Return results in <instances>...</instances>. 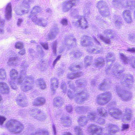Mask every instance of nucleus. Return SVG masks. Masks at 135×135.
<instances>
[{
	"label": "nucleus",
	"instance_id": "nucleus-1",
	"mask_svg": "<svg viewBox=\"0 0 135 135\" xmlns=\"http://www.w3.org/2000/svg\"><path fill=\"white\" fill-rule=\"evenodd\" d=\"M18 74L16 71L15 70H13L10 72V76L13 80V79H15V81L17 82L19 84H20L23 82H25L24 83V87L22 86V89L24 91H26L31 89L32 86H31V84L30 83H28V81L25 80L26 79L25 78L24 79H23L24 76L19 77L18 76Z\"/></svg>",
	"mask_w": 135,
	"mask_h": 135
},
{
	"label": "nucleus",
	"instance_id": "nucleus-2",
	"mask_svg": "<svg viewBox=\"0 0 135 135\" xmlns=\"http://www.w3.org/2000/svg\"><path fill=\"white\" fill-rule=\"evenodd\" d=\"M40 11V7L36 6L34 7L31 12L29 17L31 18L34 23L42 27H46L47 25L46 21L42 18H37L36 15Z\"/></svg>",
	"mask_w": 135,
	"mask_h": 135
},
{
	"label": "nucleus",
	"instance_id": "nucleus-3",
	"mask_svg": "<svg viewBox=\"0 0 135 135\" xmlns=\"http://www.w3.org/2000/svg\"><path fill=\"white\" fill-rule=\"evenodd\" d=\"M6 127L10 132L16 133H19L23 129V126L18 121L11 120L7 122Z\"/></svg>",
	"mask_w": 135,
	"mask_h": 135
},
{
	"label": "nucleus",
	"instance_id": "nucleus-4",
	"mask_svg": "<svg viewBox=\"0 0 135 135\" xmlns=\"http://www.w3.org/2000/svg\"><path fill=\"white\" fill-rule=\"evenodd\" d=\"M110 111L111 112H110L109 113L115 119H119L122 118V120L125 122H130L131 120L132 116L130 111L128 113L126 111V115L123 117L122 114L120 110L117 109L114 110H111Z\"/></svg>",
	"mask_w": 135,
	"mask_h": 135
},
{
	"label": "nucleus",
	"instance_id": "nucleus-5",
	"mask_svg": "<svg viewBox=\"0 0 135 135\" xmlns=\"http://www.w3.org/2000/svg\"><path fill=\"white\" fill-rule=\"evenodd\" d=\"M16 53L14 51L10 52V56L7 64L9 66H16L19 64L20 60L19 57L15 55Z\"/></svg>",
	"mask_w": 135,
	"mask_h": 135
},
{
	"label": "nucleus",
	"instance_id": "nucleus-6",
	"mask_svg": "<svg viewBox=\"0 0 135 135\" xmlns=\"http://www.w3.org/2000/svg\"><path fill=\"white\" fill-rule=\"evenodd\" d=\"M105 3L103 1L98 2L96 4V7L98 9L99 12L102 15L107 16L109 14V11Z\"/></svg>",
	"mask_w": 135,
	"mask_h": 135
},
{
	"label": "nucleus",
	"instance_id": "nucleus-7",
	"mask_svg": "<svg viewBox=\"0 0 135 135\" xmlns=\"http://www.w3.org/2000/svg\"><path fill=\"white\" fill-rule=\"evenodd\" d=\"M111 97V94L109 92L101 94L98 96L97 99V102L100 104H103L108 102Z\"/></svg>",
	"mask_w": 135,
	"mask_h": 135
},
{
	"label": "nucleus",
	"instance_id": "nucleus-8",
	"mask_svg": "<svg viewBox=\"0 0 135 135\" xmlns=\"http://www.w3.org/2000/svg\"><path fill=\"white\" fill-rule=\"evenodd\" d=\"M73 23L75 25L83 29L85 28L88 27L87 23L86 20L82 17L79 18L76 21L74 22Z\"/></svg>",
	"mask_w": 135,
	"mask_h": 135
},
{
	"label": "nucleus",
	"instance_id": "nucleus-9",
	"mask_svg": "<svg viewBox=\"0 0 135 135\" xmlns=\"http://www.w3.org/2000/svg\"><path fill=\"white\" fill-rule=\"evenodd\" d=\"M117 93L120 99L125 101H128L130 100L132 96L131 94L123 92L120 90H118Z\"/></svg>",
	"mask_w": 135,
	"mask_h": 135
},
{
	"label": "nucleus",
	"instance_id": "nucleus-10",
	"mask_svg": "<svg viewBox=\"0 0 135 135\" xmlns=\"http://www.w3.org/2000/svg\"><path fill=\"white\" fill-rule=\"evenodd\" d=\"M95 114L90 113L88 114L87 119L85 117H83L80 118L78 120V122L80 125L81 126L84 125L87 121V120L90 119L91 120H94L96 119L95 117Z\"/></svg>",
	"mask_w": 135,
	"mask_h": 135
},
{
	"label": "nucleus",
	"instance_id": "nucleus-11",
	"mask_svg": "<svg viewBox=\"0 0 135 135\" xmlns=\"http://www.w3.org/2000/svg\"><path fill=\"white\" fill-rule=\"evenodd\" d=\"M89 133L92 134L93 135H100L102 133V129L97 127L96 126L92 125L88 129Z\"/></svg>",
	"mask_w": 135,
	"mask_h": 135
},
{
	"label": "nucleus",
	"instance_id": "nucleus-12",
	"mask_svg": "<svg viewBox=\"0 0 135 135\" xmlns=\"http://www.w3.org/2000/svg\"><path fill=\"white\" fill-rule=\"evenodd\" d=\"M123 16L124 20L127 23H131L132 22V13L130 10H126L124 11Z\"/></svg>",
	"mask_w": 135,
	"mask_h": 135
},
{
	"label": "nucleus",
	"instance_id": "nucleus-13",
	"mask_svg": "<svg viewBox=\"0 0 135 135\" xmlns=\"http://www.w3.org/2000/svg\"><path fill=\"white\" fill-rule=\"evenodd\" d=\"M30 2V1L29 0H24L22 3L23 6L24 7V9L23 10L22 12H18V11L17 12V13L19 15H21L23 13H27L28 12V9L29 8L28 3Z\"/></svg>",
	"mask_w": 135,
	"mask_h": 135
},
{
	"label": "nucleus",
	"instance_id": "nucleus-14",
	"mask_svg": "<svg viewBox=\"0 0 135 135\" xmlns=\"http://www.w3.org/2000/svg\"><path fill=\"white\" fill-rule=\"evenodd\" d=\"M11 3H9L8 4L6 7L5 13V17L7 20H9L11 18Z\"/></svg>",
	"mask_w": 135,
	"mask_h": 135
},
{
	"label": "nucleus",
	"instance_id": "nucleus-15",
	"mask_svg": "<svg viewBox=\"0 0 135 135\" xmlns=\"http://www.w3.org/2000/svg\"><path fill=\"white\" fill-rule=\"evenodd\" d=\"M9 92L8 86L4 83H0V92L4 94H7Z\"/></svg>",
	"mask_w": 135,
	"mask_h": 135
},
{
	"label": "nucleus",
	"instance_id": "nucleus-16",
	"mask_svg": "<svg viewBox=\"0 0 135 135\" xmlns=\"http://www.w3.org/2000/svg\"><path fill=\"white\" fill-rule=\"evenodd\" d=\"M120 59L125 64L128 63L131 60H135V57L132 56L131 58L127 57L123 53H120Z\"/></svg>",
	"mask_w": 135,
	"mask_h": 135
},
{
	"label": "nucleus",
	"instance_id": "nucleus-17",
	"mask_svg": "<svg viewBox=\"0 0 135 135\" xmlns=\"http://www.w3.org/2000/svg\"><path fill=\"white\" fill-rule=\"evenodd\" d=\"M51 88L52 91H55L58 87V83L57 79L55 78H52L51 80Z\"/></svg>",
	"mask_w": 135,
	"mask_h": 135
},
{
	"label": "nucleus",
	"instance_id": "nucleus-18",
	"mask_svg": "<svg viewBox=\"0 0 135 135\" xmlns=\"http://www.w3.org/2000/svg\"><path fill=\"white\" fill-rule=\"evenodd\" d=\"M73 6L67 1L62 4L63 10L65 12H67Z\"/></svg>",
	"mask_w": 135,
	"mask_h": 135
},
{
	"label": "nucleus",
	"instance_id": "nucleus-19",
	"mask_svg": "<svg viewBox=\"0 0 135 135\" xmlns=\"http://www.w3.org/2000/svg\"><path fill=\"white\" fill-rule=\"evenodd\" d=\"M104 64V60L102 57H100L98 59L95 63L96 67L102 66Z\"/></svg>",
	"mask_w": 135,
	"mask_h": 135
},
{
	"label": "nucleus",
	"instance_id": "nucleus-20",
	"mask_svg": "<svg viewBox=\"0 0 135 135\" xmlns=\"http://www.w3.org/2000/svg\"><path fill=\"white\" fill-rule=\"evenodd\" d=\"M45 102V99L43 98L39 97L36 99L33 102V104L36 105L42 104Z\"/></svg>",
	"mask_w": 135,
	"mask_h": 135
},
{
	"label": "nucleus",
	"instance_id": "nucleus-21",
	"mask_svg": "<svg viewBox=\"0 0 135 135\" xmlns=\"http://www.w3.org/2000/svg\"><path fill=\"white\" fill-rule=\"evenodd\" d=\"M114 55L113 54L111 53H108L106 56V59L107 62H108V65L109 66H111L110 64L112 63V61H111L112 59H113Z\"/></svg>",
	"mask_w": 135,
	"mask_h": 135
},
{
	"label": "nucleus",
	"instance_id": "nucleus-22",
	"mask_svg": "<svg viewBox=\"0 0 135 135\" xmlns=\"http://www.w3.org/2000/svg\"><path fill=\"white\" fill-rule=\"evenodd\" d=\"M37 111L36 115H34L35 118L40 120H42L45 118V116L43 115L42 113L40 110H36Z\"/></svg>",
	"mask_w": 135,
	"mask_h": 135
},
{
	"label": "nucleus",
	"instance_id": "nucleus-23",
	"mask_svg": "<svg viewBox=\"0 0 135 135\" xmlns=\"http://www.w3.org/2000/svg\"><path fill=\"white\" fill-rule=\"evenodd\" d=\"M57 32L55 31L49 32L48 34L46 35V39L47 40H49L51 38H53L57 34Z\"/></svg>",
	"mask_w": 135,
	"mask_h": 135
},
{
	"label": "nucleus",
	"instance_id": "nucleus-24",
	"mask_svg": "<svg viewBox=\"0 0 135 135\" xmlns=\"http://www.w3.org/2000/svg\"><path fill=\"white\" fill-rule=\"evenodd\" d=\"M68 119L67 118L64 119L62 118L61 119V122L64 123V126H69L71 124V120L68 118Z\"/></svg>",
	"mask_w": 135,
	"mask_h": 135
},
{
	"label": "nucleus",
	"instance_id": "nucleus-25",
	"mask_svg": "<svg viewBox=\"0 0 135 135\" xmlns=\"http://www.w3.org/2000/svg\"><path fill=\"white\" fill-rule=\"evenodd\" d=\"M97 38L98 39H100L105 43L109 44L110 43L109 39H108L107 38H105L100 35L99 34L97 35Z\"/></svg>",
	"mask_w": 135,
	"mask_h": 135
},
{
	"label": "nucleus",
	"instance_id": "nucleus-26",
	"mask_svg": "<svg viewBox=\"0 0 135 135\" xmlns=\"http://www.w3.org/2000/svg\"><path fill=\"white\" fill-rule=\"evenodd\" d=\"M81 43V45L83 46H92L93 45L92 42L90 41H88L87 40H84L83 41H82Z\"/></svg>",
	"mask_w": 135,
	"mask_h": 135
},
{
	"label": "nucleus",
	"instance_id": "nucleus-27",
	"mask_svg": "<svg viewBox=\"0 0 135 135\" xmlns=\"http://www.w3.org/2000/svg\"><path fill=\"white\" fill-rule=\"evenodd\" d=\"M80 75V73L79 72L78 73L70 74L68 76V78L70 79H74L76 77H78Z\"/></svg>",
	"mask_w": 135,
	"mask_h": 135
},
{
	"label": "nucleus",
	"instance_id": "nucleus-28",
	"mask_svg": "<svg viewBox=\"0 0 135 135\" xmlns=\"http://www.w3.org/2000/svg\"><path fill=\"white\" fill-rule=\"evenodd\" d=\"M75 132L77 133L76 135H82L81 129L80 126H77L75 128Z\"/></svg>",
	"mask_w": 135,
	"mask_h": 135
},
{
	"label": "nucleus",
	"instance_id": "nucleus-29",
	"mask_svg": "<svg viewBox=\"0 0 135 135\" xmlns=\"http://www.w3.org/2000/svg\"><path fill=\"white\" fill-rule=\"evenodd\" d=\"M61 99L59 97H57L54 99V104L56 106H59V104L60 103Z\"/></svg>",
	"mask_w": 135,
	"mask_h": 135
},
{
	"label": "nucleus",
	"instance_id": "nucleus-30",
	"mask_svg": "<svg viewBox=\"0 0 135 135\" xmlns=\"http://www.w3.org/2000/svg\"><path fill=\"white\" fill-rule=\"evenodd\" d=\"M40 86L41 89H44L46 87V85L45 82L43 80H40L39 81Z\"/></svg>",
	"mask_w": 135,
	"mask_h": 135
},
{
	"label": "nucleus",
	"instance_id": "nucleus-31",
	"mask_svg": "<svg viewBox=\"0 0 135 135\" xmlns=\"http://www.w3.org/2000/svg\"><path fill=\"white\" fill-rule=\"evenodd\" d=\"M60 23L62 25L66 26L68 24V20L66 18H62L61 21Z\"/></svg>",
	"mask_w": 135,
	"mask_h": 135
},
{
	"label": "nucleus",
	"instance_id": "nucleus-32",
	"mask_svg": "<svg viewBox=\"0 0 135 135\" xmlns=\"http://www.w3.org/2000/svg\"><path fill=\"white\" fill-rule=\"evenodd\" d=\"M15 46L17 49H21L23 47V44L20 42H18L16 43Z\"/></svg>",
	"mask_w": 135,
	"mask_h": 135
},
{
	"label": "nucleus",
	"instance_id": "nucleus-33",
	"mask_svg": "<svg viewBox=\"0 0 135 135\" xmlns=\"http://www.w3.org/2000/svg\"><path fill=\"white\" fill-rule=\"evenodd\" d=\"M57 43L56 41L52 43V48L53 50V52L55 54L56 52V46Z\"/></svg>",
	"mask_w": 135,
	"mask_h": 135
},
{
	"label": "nucleus",
	"instance_id": "nucleus-34",
	"mask_svg": "<svg viewBox=\"0 0 135 135\" xmlns=\"http://www.w3.org/2000/svg\"><path fill=\"white\" fill-rule=\"evenodd\" d=\"M97 110L100 115H102L103 117L105 116V114L104 113V109H98Z\"/></svg>",
	"mask_w": 135,
	"mask_h": 135
},
{
	"label": "nucleus",
	"instance_id": "nucleus-35",
	"mask_svg": "<svg viewBox=\"0 0 135 135\" xmlns=\"http://www.w3.org/2000/svg\"><path fill=\"white\" fill-rule=\"evenodd\" d=\"M6 118L4 116L0 115V125H2Z\"/></svg>",
	"mask_w": 135,
	"mask_h": 135
},
{
	"label": "nucleus",
	"instance_id": "nucleus-36",
	"mask_svg": "<svg viewBox=\"0 0 135 135\" xmlns=\"http://www.w3.org/2000/svg\"><path fill=\"white\" fill-rule=\"evenodd\" d=\"M113 33V31L110 30H108L105 31H104V34L106 35H109L111 34H112Z\"/></svg>",
	"mask_w": 135,
	"mask_h": 135
},
{
	"label": "nucleus",
	"instance_id": "nucleus-37",
	"mask_svg": "<svg viewBox=\"0 0 135 135\" xmlns=\"http://www.w3.org/2000/svg\"><path fill=\"white\" fill-rule=\"evenodd\" d=\"M90 57L89 56H86L85 58V63L87 66H89L90 64V62H88L89 60Z\"/></svg>",
	"mask_w": 135,
	"mask_h": 135
},
{
	"label": "nucleus",
	"instance_id": "nucleus-38",
	"mask_svg": "<svg viewBox=\"0 0 135 135\" xmlns=\"http://www.w3.org/2000/svg\"><path fill=\"white\" fill-rule=\"evenodd\" d=\"M40 44L45 49L47 50L48 48V46L47 44L45 42H41Z\"/></svg>",
	"mask_w": 135,
	"mask_h": 135
},
{
	"label": "nucleus",
	"instance_id": "nucleus-39",
	"mask_svg": "<svg viewBox=\"0 0 135 135\" xmlns=\"http://www.w3.org/2000/svg\"><path fill=\"white\" fill-rule=\"evenodd\" d=\"M127 79H126L127 82H130L131 83H132L133 81V79L132 77L131 76H128Z\"/></svg>",
	"mask_w": 135,
	"mask_h": 135
},
{
	"label": "nucleus",
	"instance_id": "nucleus-40",
	"mask_svg": "<svg viewBox=\"0 0 135 135\" xmlns=\"http://www.w3.org/2000/svg\"><path fill=\"white\" fill-rule=\"evenodd\" d=\"M61 88L63 90V91L65 92V90L66 89V87L65 86V84L64 83H62L61 85Z\"/></svg>",
	"mask_w": 135,
	"mask_h": 135
},
{
	"label": "nucleus",
	"instance_id": "nucleus-41",
	"mask_svg": "<svg viewBox=\"0 0 135 135\" xmlns=\"http://www.w3.org/2000/svg\"><path fill=\"white\" fill-rule=\"evenodd\" d=\"M26 53V51L25 49H23L18 52V54L21 55H23Z\"/></svg>",
	"mask_w": 135,
	"mask_h": 135
},
{
	"label": "nucleus",
	"instance_id": "nucleus-42",
	"mask_svg": "<svg viewBox=\"0 0 135 135\" xmlns=\"http://www.w3.org/2000/svg\"><path fill=\"white\" fill-rule=\"evenodd\" d=\"M122 128L123 130L128 129L129 127V125L128 124H123L122 125Z\"/></svg>",
	"mask_w": 135,
	"mask_h": 135
},
{
	"label": "nucleus",
	"instance_id": "nucleus-43",
	"mask_svg": "<svg viewBox=\"0 0 135 135\" xmlns=\"http://www.w3.org/2000/svg\"><path fill=\"white\" fill-rule=\"evenodd\" d=\"M23 22V20L22 19H19L18 20L17 22V25L18 26H20L21 25V24Z\"/></svg>",
	"mask_w": 135,
	"mask_h": 135
},
{
	"label": "nucleus",
	"instance_id": "nucleus-44",
	"mask_svg": "<svg viewBox=\"0 0 135 135\" xmlns=\"http://www.w3.org/2000/svg\"><path fill=\"white\" fill-rule=\"evenodd\" d=\"M127 51H129L131 52L135 53V48H128L127 50Z\"/></svg>",
	"mask_w": 135,
	"mask_h": 135
},
{
	"label": "nucleus",
	"instance_id": "nucleus-45",
	"mask_svg": "<svg viewBox=\"0 0 135 135\" xmlns=\"http://www.w3.org/2000/svg\"><path fill=\"white\" fill-rule=\"evenodd\" d=\"M131 3L129 2L128 3L126 7L128 9H133V4H131Z\"/></svg>",
	"mask_w": 135,
	"mask_h": 135
},
{
	"label": "nucleus",
	"instance_id": "nucleus-46",
	"mask_svg": "<svg viewBox=\"0 0 135 135\" xmlns=\"http://www.w3.org/2000/svg\"><path fill=\"white\" fill-rule=\"evenodd\" d=\"M66 110L67 111L69 112H71L72 111V107L70 106H68L66 107Z\"/></svg>",
	"mask_w": 135,
	"mask_h": 135
},
{
	"label": "nucleus",
	"instance_id": "nucleus-47",
	"mask_svg": "<svg viewBox=\"0 0 135 135\" xmlns=\"http://www.w3.org/2000/svg\"><path fill=\"white\" fill-rule=\"evenodd\" d=\"M68 1L73 6L75 5L76 3L75 0H70Z\"/></svg>",
	"mask_w": 135,
	"mask_h": 135
},
{
	"label": "nucleus",
	"instance_id": "nucleus-48",
	"mask_svg": "<svg viewBox=\"0 0 135 135\" xmlns=\"http://www.w3.org/2000/svg\"><path fill=\"white\" fill-rule=\"evenodd\" d=\"M104 120L102 118L99 119L98 120V122L100 124H103L104 123Z\"/></svg>",
	"mask_w": 135,
	"mask_h": 135
},
{
	"label": "nucleus",
	"instance_id": "nucleus-49",
	"mask_svg": "<svg viewBox=\"0 0 135 135\" xmlns=\"http://www.w3.org/2000/svg\"><path fill=\"white\" fill-rule=\"evenodd\" d=\"M4 25V21L0 19V27H3Z\"/></svg>",
	"mask_w": 135,
	"mask_h": 135
},
{
	"label": "nucleus",
	"instance_id": "nucleus-50",
	"mask_svg": "<svg viewBox=\"0 0 135 135\" xmlns=\"http://www.w3.org/2000/svg\"><path fill=\"white\" fill-rule=\"evenodd\" d=\"M60 56H58L57 57V58L55 60L54 62V65H55L56 64L57 61L60 58Z\"/></svg>",
	"mask_w": 135,
	"mask_h": 135
},
{
	"label": "nucleus",
	"instance_id": "nucleus-51",
	"mask_svg": "<svg viewBox=\"0 0 135 135\" xmlns=\"http://www.w3.org/2000/svg\"><path fill=\"white\" fill-rule=\"evenodd\" d=\"M91 53H101L102 52L101 51H97L95 49H94L92 51L90 52Z\"/></svg>",
	"mask_w": 135,
	"mask_h": 135
},
{
	"label": "nucleus",
	"instance_id": "nucleus-52",
	"mask_svg": "<svg viewBox=\"0 0 135 135\" xmlns=\"http://www.w3.org/2000/svg\"><path fill=\"white\" fill-rule=\"evenodd\" d=\"M78 12V10L76 9H75L73 10V11L72 12L71 15H73L74 14H75L77 13Z\"/></svg>",
	"mask_w": 135,
	"mask_h": 135
},
{
	"label": "nucleus",
	"instance_id": "nucleus-53",
	"mask_svg": "<svg viewBox=\"0 0 135 135\" xmlns=\"http://www.w3.org/2000/svg\"><path fill=\"white\" fill-rule=\"evenodd\" d=\"M10 84L12 88L15 89H16V87L15 86L14 83L12 84V82H11Z\"/></svg>",
	"mask_w": 135,
	"mask_h": 135
},
{
	"label": "nucleus",
	"instance_id": "nucleus-54",
	"mask_svg": "<svg viewBox=\"0 0 135 135\" xmlns=\"http://www.w3.org/2000/svg\"><path fill=\"white\" fill-rule=\"evenodd\" d=\"M115 25L117 26H119L120 25L121 22L120 21H116L115 22Z\"/></svg>",
	"mask_w": 135,
	"mask_h": 135
},
{
	"label": "nucleus",
	"instance_id": "nucleus-55",
	"mask_svg": "<svg viewBox=\"0 0 135 135\" xmlns=\"http://www.w3.org/2000/svg\"><path fill=\"white\" fill-rule=\"evenodd\" d=\"M105 86V84L104 83L102 84H100L99 88L101 89H103V87Z\"/></svg>",
	"mask_w": 135,
	"mask_h": 135
},
{
	"label": "nucleus",
	"instance_id": "nucleus-56",
	"mask_svg": "<svg viewBox=\"0 0 135 135\" xmlns=\"http://www.w3.org/2000/svg\"><path fill=\"white\" fill-rule=\"evenodd\" d=\"M62 135H72L71 133L69 132H64Z\"/></svg>",
	"mask_w": 135,
	"mask_h": 135
},
{
	"label": "nucleus",
	"instance_id": "nucleus-57",
	"mask_svg": "<svg viewBox=\"0 0 135 135\" xmlns=\"http://www.w3.org/2000/svg\"><path fill=\"white\" fill-rule=\"evenodd\" d=\"M71 93L70 91H68V96L70 98H71L72 97V95H71Z\"/></svg>",
	"mask_w": 135,
	"mask_h": 135
},
{
	"label": "nucleus",
	"instance_id": "nucleus-58",
	"mask_svg": "<svg viewBox=\"0 0 135 135\" xmlns=\"http://www.w3.org/2000/svg\"><path fill=\"white\" fill-rule=\"evenodd\" d=\"M116 132V131L114 130H112L111 131H109V134H112V133H115Z\"/></svg>",
	"mask_w": 135,
	"mask_h": 135
},
{
	"label": "nucleus",
	"instance_id": "nucleus-59",
	"mask_svg": "<svg viewBox=\"0 0 135 135\" xmlns=\"http://www.w3.org/2000/svg\"><path fill=\"white\" fill-rule=\"evenodd\" d=\"M134 37V35L131 34L129 36V38L130 39H131L133 38Z\"/></svg>",
	"mask_w": 135,
	"mask_h": 135
},
{
	"label": "nucleus",
	"instance_id": "nucleus-60",
	"mask_svg": "<svg viewBox=\"0 0 135 135\" xmlns=\"http://www.w3.org/2000/svg\"><path fill=\"white\" fill-rule=\"evenodd\" d=\"M46 11L48 13H50L52 12V11L51 10H50L49 8H48L46 9Z\"/></svg>",
	"mask_w": 135,
	"mask_h": 135
},
{
	"label": "nucleus",
	"instance_id": "nucleus-61",
	"mask_svg": "<svg viewBox=\"0 0 135 135\" xmlns=\"http://www.w3.org/2000/svg\"><path fill=\"white\" fill-rule=\"evenodd\" d=\"M53 131L54 132V134L55 135L56 133V130H55V127L54 126H53Z\"/></svg>",
	"mask_w": 135,
	"mask_h": 135
},
{
	"label": "nucleus",
	"instance_id": "nucleus-62",
	"mask_svg": "<svg viewBox=\"0 0 135 135\" xmlns=\"http://www.w3.org/2000/svg\"><path fill=\"white\" fill-rule=\"evenodd\" d=\"M84 12L86 14L87 13L88 14H89V11L88 9L86 11H84Z\"/></svg>",
	"mask_w": 135,
	"mask_h": 135
},
{
	"label": "nucleus",
	"instance_id": "nucleus-63",
	"mask_svg": "<svg viewBox=\"0 0 135 135\" xmlns=\"http://www.w3.org/2000/svg\"><path fill=\"white\" fill-rule=\"evenodd\" d=\"M37 48L38 49H40V50L41 51H42V50H41V49L42 48L41 46H37Z\"/></svg>",
	"mask_w": 135,
	"mask_h": 135
},
{
	"label": "nucleus",
	"instance_id": "nucleus-64",
	"mask_svg": "<svg viewBox=\"0 0 135 135\" xmlns=\"http://www.w3.org/2000/svg\"><path fill=\"white\" fill-rule=\"evenodd\" d=\"M3 32V30L2 29L0 28V33H2Z\"/></svg>",
	"mask_w": 135,
	"mask_h": 135
}]
</instances>
